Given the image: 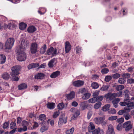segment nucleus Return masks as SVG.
Masks as SVG:
<instances>
[{"label":"nucleus","instance_id":"nucleus-55","mask_svg":"<svg viewBox=\"0 0 134 134\" xmlns=\"http://www.w3.org/2000/svg\"><path fill=\"white\" fill-rule=\"evenodd\" d=\"M16 125V124L15 122H12L10 124V128L12 129L15 128Z\"/></svg>","mask_w":134,"mask_h":134},{"label":"nucleus","instance_id":"nucleus-26","mask_svg":"<svg viewBox=\"0 0 134 134\" xmlns=\"http://www.w3.org/2000/svg\"><path fill=\"white\" fill-rule=\"evenodd\" d=\"M47 108L49 109H52L55 108V104L53 103H48L47 104Z\"/></svg>","mask_w":134,"mask_h":134},{"label":"nucleus","instance_id":"nucleus-13","mask_svg":"<svg viewBox=\"0 0 134 134\" xmlns=\"http://www.w3.org/2000/svg\"><path fill=\"white\" fill-rule=\"evenodd\" d=\"M45 76V74L43 73H39L36 74L35 78L37 79H42Z\"/></svg>","mask_w":134,"mask_h":134},{"label":"nucleus","instance_id":"nucleus-45","mask_svg":"<svg viewBox=\"0 0 134 134\" xmlns=\"http://www.w3.org/2000/svg\"><path fill=\"white\" fill-rule=\"evenodd\" d=\"M101 103L100 102L96 103L95 104L94 106V108L95 109H98L101 106Z\"/></svg>","mask_w":134,"mask_h":134},{"label":"nucleus","instance_id":"nucleus-20","mask_svg":"<svg viewBox=\"0 0 134 134\" xmlns=\"http://www.w3.org/2000/svg\"><path fill=\"white\" fill-rule=\"evenodd\" d=\"M88 131L90 132H92L95 129V127L93 123L91 122L90 123V125L88 127Z\"/></svg>","mask_w":134,"mask_h":134},{"label":"nucleus","instance_id":"nucleus-1","mask_svg":"<svg viewBox=\"0 0 134 134\" xmlns=\"http://www.w3.org/2000/svg\"><path fill=\"white\" fill-rule=\"evenodd\" d=\"M132 100L131 98H130V96L126 95L124 97L123 102H120L119 104L122 106L126 105L127 106L125 107L124 109L129 112L131 110L134 108V102H131Z\"/></svg>","mask_w":134,"mask_h":134},{"label":"nucleus","instance_id":"nucleus-53","mask_svg":"<svg viewBox=\"0 0 134 134\" xmlns=\"http://www.w3.org/2000/svg\"><path fill=\"white\" fill-rule=\"evenodd\" d=\"M100 131V129L99 128L95 129L92 132V134H98Z\"/></svg>","mask_w":134,"mask_h":134},{"label":"nucleus","instance_id":"nucleus-64","mask_svg":"<svg viewBox=\"0 0 134 134\" xmlns=\"http://www.w3.org/2000/svg\"><path fill=\"white\" fill-rule=\"evenodd\" d=\"M129 121H127L124 123L122 126V127L124 128H125L129 124Z\"/></svg>","mask_w":134,"mask_h":134},{"label":"nucleus","instance_id":"nucleus-43","mask_svg":"<svg viewBox=\"0 0 134 134\" xmlns=\"http://www.w3.org/2000/svg\"><path fill=\"white\" fill-rule=\"evenodd\" d=\"M115 97H121L122 95V92L121 91H120L117 93H114Z\"/></svg>","mask_w":134,"mask_h":134},{"label":"nucleus","instance_id":"nucleus-61","mask_svg":"<svg viewBox=\"0 0 134 134\" xmlns=\"http://www.w3.org/2000/svg\"><path fill=\"white\" fill-rule=\"evenodd\" d=\"M92 114V113L91 111H89L88 112L87 114V117L88 119H90Z\"/></svg>","mask_w":134,"mask_h":134},{"label":"nucleus","instance_id":"nucleus-7","mask_svg":"<svg viewBox=\"0 0 134 134\" xmlns=\"http://www.w3.org/2000/svg\"><path fill=\"white\" fill-rule=\"evenodd\" d=\"M26 58L25 53L23 51L20 52L17 56V60L19 61H23L25 60Z\"/></svg>","mask_w":134,"mask_h":134},{"label":"nucleus","instance_id":"nucleus-12","mask_svg":"<svg viewBox=\"0 0 134 134\" xmlns=\"http://www.w3.org/2000/svg\"><path fill=\"white\" fill-rule=\"evenodd\" d=\"M65 50L66 53H68L71 50V46L69 42L66 41L65 43Z\"/></svg>","mask_w":134,"mask_h":134},{"label":"nucleus","instance_id":"nucleus-10","mask_svg":"<svg viewBox=\"0 0 134 134\" xmlns=\"http://www.w3.org/2000/svg\"><path fill=\"white\" fill-rule=\"evenodd\" d=\"M105 98L107 99H109L110 100H113L115 97L114 93H111L109 92L106 94L104 96Z\"/></svg>","mask_w":134,"mask_h":134},{"label":"nucleus","instance_id":"nucleus-35","mask_svg":"<svg viewBox=\"0 0 134 134\" xmlns=\"http://www.w3.org/2000/svg\"><path fill=\"white\" fill-rule=\"evenodd\" d=\"M126 82V81L125 80L124 78L123 77L119 78L118 80V82L121 84H124Z\"/></svg>","mask_w":134,"mask_h":134},{"label":"nucleus","instance_id":"nucleus-4","mask_svg":"<svg viewBox=\"0 0 134 134\" xmlns=\"http://www.w3.org/2000/svg\"><path fill=\"white\" fill-rule=\"evenodd\" d=\"M20 67L19 66H13L11 69L12 72L10 74L12 76H15L19 74V71L20 69Z\"/></svg>","mask_w":134,"mask_h":134},{"label":"nucleus","instance_id":"nucleus-31","mask_svg":"<svg viewBox=\"0 0 134 134\" xmlns=\"http://www.w3.org/2000/svg\"><path fill=\"white\" fill-rule=\"evenodd\" d=\"M91 95V94L88 93L87 92V93L83 95L82 97V99L84 100L90 98Z\"/></svg>","mask_w":134,"mask_h":134},{"label":"nucleus","instance_id":"nucleus-24","mask_svg":"<svg viewBox=\"0 0 134 134\" xmlns=\"http://www.w3.org/2000/svg\"><path fill=\"white\" fill-rule=\"evenodd\" d=\"M18 87L20 90H24L27 88V85L25 83H22L19 85Z\"/></svg>","mask_w":134,"mask_h":134},{"label":"nucleus","instance_id":"nucleus-15","mask_svg":"<svg viewBox=\"0 0 134 134\" xmlns=\"http://www.w3.org/2000/svg\"><path fill=\"white\" fill-rule=\"evenodd\" d=\"M106 134H115L113 126L111 125H110L109 126L108 130L107 131Z\"/></svg>","mask_w":134,"mask_h":134},{"label":"nucleus","instance_id":"nucleus-22","mask_svg":"<svg viewBox=\"0 0 134 134\" xmlns=\"http://www.w3.org/2000/svg\"><path fill=\"white\" fill-rule=\"evenodd\" d=\"M36 30V28L34 26H30L28 28L27 31L30 33L34 32Z\"/></svg>","mask_w":134,"mask_h":134},{"label":"nucleus","instance_id":"nucleus-47","mask_svg":"<svg viewBox=\"0 0 134 134\" xmlns=\"http://www.w3.org/2000/svg\"><path fill=\"white\" fill-rule=\"evenodd\" d=\"M108 112L110 114H114L116 113V111L115 109L114 108H111L108 111Z\"/></svg>","mask_w":134,"mask_h":134},{"label":"nucleus","instance_id":"nucleus-11","mask_svg":"<svg viewBox=\"0 0 134 134\" xmlns=\"http://www.w3.org/2000/svg\"><path fill=\"white\" fill-rule=\"evenodd\" d=\"M57 62V59L53 58L51 60L48 62V65L49 67L53 68Z\"/></svg>","mask_w":134,"mask_h":134},{"label":"nucleus","instance_id":"nucleus-38","mask_svg":"<svg viewBox=\"0 0 134 134\" xmlns=\"http://www.w3.org/2000/svg\"><path fill=\"white\" fill-rule=\"evenodd\" d=\"M74 127H72L69 130H67L66 132V134H72L74 131Z\"/></svg>","mask_w":134,"mask_h":134},{"label":"nucleus","instance_id":"nucleus-42","mask_svg":"<svg viewBox=\"0 0 134 134\" xmlns=\"http://www.w3.org/2000/svg\"><path fill=\"white\" fill-rule=\"evenodd\" d=\"M48 128L46 126H43L41 127L40 131L41 132L43 133L48 130Z\"/></svg>","mask_w":134,"mask_h":134},{"label":"nucleus","instance_id":"nucleus-17","mask_svg":"<svg viewBox=\"0 0 134 134\" xmlns=\"http://www.w3.org/2000/svg\"><path fill=\"white\" fill-rule=\"evenodd\" d=\"M22 125L23 126V131H25L27 130V126L29 125V123L26 121H23L22 122Z\"/></svg>","mask_w":134,"mask_h":134},{"label":"nucleus","instance_id":"nucleus-33","mask_svg":"<svg viewBox=\"0 0 134 134\" xmlns=\"http://www.w3.org/2000/svg\"><path fill=\"white\" fill-rule=\"evenodd\" d=\"M124 88V86L123 85H117L115 88L116 90L117 91L121 90Z\"/></svg>","mask_w":134,"mask_h":134},{"label":"nucleus","instance_id":"nucleus-9","mask_svg":"<svg viewBox=\"0 0 134 134\" xmlns=\"http://www.w3.org/2000/svg\"><path fill=\"white\" fill-rule=\"evenodd\" d=\"M84 82L82 81L78 80L73 82V85L76 87H80L82 86L84 84Z\"/></svg>","mask_w":134,"mask_h":134},{"label":"nucleus","instance_id":"nucleus-3","mask_svg":"<svg viewBox=\"0 0 134 134\" xmlns=\"http://www.w3.org/2000/svg\"><path fill=\"white\" fill-rule=\"evenodd\" d=\"M14 40L13 38H9L8 39L6 42L5 47L6 49H10L13 45Z\"/></svg>","mask_w":134,"mask_h":134},{"label":"nucleus","instance_id":"nucleus-57","mask_svg":"<svg viewBox=\"0 0 134 134\" xmlns=\"http://www.w3.org/2000/svg\"><path fill=\"white\" fill-rule=\"evenodd\" d=\"M117 118V116H113L109 117L108 120H109L113 121L116 119Z\"/></svg>","mask_w":134,"mask_h":134},{"label":"nucleus","instance_id":"nucleus-6","mask_svg":"<svg viewBox=\"0 0 134 134\" xmlns=\"http://www.w3.org/2000/svg\"><path fill=\"white\" fill-rule=\"evenodd\" d=\"M57 49L54 48L53 47H51L48 49L46 52L47 54L49 55H52V57L55 56L57 54Z\"/></svg>","mask_w":134,"mask_h":134},{"label":"nucleus","instance_id":"nucleus-46","mask_svg":"<svg viewBox=\"0 0 134 134\" xmlns=\"http://www.w3.org/2000/svg\"><path fill=\"white\" fill-rule=\"evenodd\" d=\"M122 76L124 78H128L130 77V74L129 73H124L123 74Z\"/></svg>","mask_w":134,"mask_h":134},{"label":"nucleus","instance_id":"nucleus-41","mask_svg":"<svg viewBox=\"0 0 134 134\" xmlns=\"http://www.w3.org/2000/svg\"><path fill=\"white\" fill-rule=\"evenodd\" d=\"M120 74L119 73H115L112 75V77L114 79H117L120 77Z\"/></svg>","mask_w":134,"mask_h":134},{"label":"nucleus","instance_id":"nucleus-54","mask_svg":"<svg viewBox=\"0 0 134 134\" xmlns=\"http://www.w3.org/2000/svg\"><path fill=\"white\" fill-rule=\"evenodd\" d=\"M132 125L130 124L126 128H125V130L126 131H128L131 130L132 128Z\"/></svg>","mask_w":134,"mask_h":134},{"label":"nucleus","instance_id":"nucleus-58","mask_svg":"<svg viewBox=\"0 0 134 134\" xmlns=\"http://www.w3.org/2000/svg\"><path fill=\"white\" fill-rule=\"evenodd\" d=\"M126 111L127 112H128L127 110H125L124 109V110H120L118 112V114L119 115H122L124 113L126 112Z\"/></svg>","mask_w":134,"mask_h":134},{"label":"nucleus","instance_id":"nucleus-21","mask_svg":"<svg viewBox=\"0 0 134 134\" xmlns=\"http://www.w3.org/2000/svg\"><path fill=\"white\" fill-rule=\"evenodd\" d=\"M6 60V57L3 54H0V64H3L5 62Z\"/></svg>","mask_w":134,"mask_h":134},{"label":"nucleus","instance_id":"nucleus-29","mask_svg":"<svg viewBox=\"0 0 134 134\" xmlns=\"http://www.w3.org/2000/svg\"><path fill=\"white\" fill-rule=\"evenodd\" d=\"M88 92L87 90L85 88H82L79 89V94L81 93L82 94H84Z\"/></svg>","mask_w":134,"mask_h":134},{"label":"nucleus","instance_id":"nucleus-60","mask_svg":"<svg viewBox=\"0 0 134 134\" xmlns=\"http://www.w3.org/2000/svg\"><path fill=\"white\" fill-rule=\"evenodd\" d=\"M59 113L60 112L59 111L55 112L53 115V118H56L59 115Z\"/></svg>","mask_w":134,"mask_h":134},{"label":"nucleus","instance_id":"nucleus-59","mask_svg":"<svg viewBox=\"0 0 134 134\" xmlns=\"http://www.w3.org/2000/svg\"><path fill=\"white\" fill-rule=\"evenodd\" d=\"M76 50L77 53H79L81 52L82 49L81 47L79 46H77L76 48Z\"/></svg>","mask_w":134,"mask_h":134},{"label":"nucleus","instance_id":"nucleus-18","mask_svg":"<svg viewBox=\"0 0 134 134\" xmlns=\"http://www.w3.org/2000/svg\"><path fill=\"white\" fill-rule=\"evenodd\" d=\"M67 122V119L65 118H60L59 119L58 124L59 125H62L63 124H65Z\"/></svg>","mask_w":134,"mask_h":134},{"label":"nucleus","instance_id":"nucleus-44","mask_svg":"<svg viewBox=\"0 0 134 134\" xmlns=\"http://www.w3.org/2000/svg\"><path fill=\"white\" fill-rule=\"evenodd\" d=\"M112 79V77L110 75L106 76L105 78V80L106 82H109Z\"/></svg>","mask_w":134,"mask_h":134},{"label":"nucleus","instance_id":"nucleus-51","mask_svg":"<svg viewBox=\"0 0 134 134\" xmlns=\"http://www.w3.org/2000/svg\"><path fill=\"white\" fill-rule=\"evenodd\" d=\"M9 125V123L7 122H5L3 125L2 127L4 129H6Z\"/></svg>","mask_w":134,"mask_h":134},{"label":"nucleus","instance_id":"nucleus-63","mask_svg":"<svg viewBox=\"0 0 134 134\" xmlns=\"http://www.w3.org/2000/svg\"><path fill=\"white\" fill-rule=\"evenodd\" d=\"M124 117L126 120H128L130 118V115L128 114H127L126 115H124Z\"/></svg>","mask_w":134,"mask_h":134},{"label":"nucleus","instance_id":"nucleus-25","mask_svg":"<svg viewBox=\"0 0 134 134\" xmlns=\"http://www.w3.org/2000/svg\"><path fill=\"white\" fill-rule=\"evenodd\" d=\"M73 116L71 118L72 119L75 120L80 114V113L79 110L76 109L75 111Z\"/></svg>","mask_w":134,"mask_h":134},{"label":"nucleus","instance_id":"nucleus-23","mask_svg":"<svg viewBox=\"0 0 134 134\" xmlns=\"http://www.w3.org/2000/svg\"><path fill=\"white\" fill-rule=\"evenodd\" d=\"M10 77L9 74L6 72H4L2 75V77L3 79L5 80H7Z\"/></svg>","mask_w":134,"mask_h":134},{"label":"nucleus","instance_id":"nucleus-32","mask_svg":"<svg viewBox=\"0 0 134 134\" xmlns=\"http://www.w3.org/2000/svg\"><path fill=\"white\" fill-rule=\"evenodd\" d=\"M110 107L109 104H106L103 107L102 110L104 111H106L109 109Z\"/></svg>","mask_w":134,"mask_h":134},{"label":"nucleus","instance_id":"nucleus-37","mask_svg":"<svg viewBox=\"0 0 134 134\" xmlns=\"http://www.w3.org/2000/svg\"><path fill=\"white\" fill-rule=\"evenodd\" d=\"M46 116L44 114L40 115L39 117V119L40 120L42 121H44L46 119Z\"/></svg>","mask_w":134,"mask_h":134},{"label":"nucleus","instance_id":"nucleus-62","mask_svg":"<svg viewBox=\"0 0 134 134\" xmlns=\"http://www.w3.org/2000/svg\"><path fill=\"white\" fill-rule=\"evenodd\" d=\"M34 124L33 126V128L35 129L36 127H38L39 126L38 124V123L36 121L34 122Z\"/></svg>","mask_w":134,"mask_h":134},{"label":"nucleus","instance_id":"nucleus-30","mask_svg":"<svg viewBox=\"0 0 134 134\" xmlns=\"http://www.w3.org/2000/svg\"><path fill=\"white\" fill-rule=\"evenodd\" d=\"M27 26V24L24 23H21L19 24V27L21 30H24L25 29Z\"/></svg>","mask_w":134,"mask_h":134},{"label":"nucleus","instance_id":"nucleus-2","mask_svg":"<svg viewBox=\"0 0 134 134\" xmlns=\"http://www.w3.org/2000/svg\"><path fill=\"white\" fill-rule=\"evenodd\" d=\"M105 117L103 116L102 117H98L94 119V121L97 124H101L102 125H105L107 124V121H105Z\"/></svg>","mask_w":134,"mask_h":134},{"label":"nucleus","instance_id":"nucleus-16","mask_svg":"<svg viewBox=\"0 0 134 134\" xmlns=\"http://www.w3.org/2000/svg\"><path fill=\"white\" fill-rule=\"evenodd\" d=\"M75 93L74 91H72L69 94H66L67 99L68 100H71L74 98Z\"/></svg>","mask_w":134,"mask_h":134},{"label":"nucleus","instance_id":"nucleus-36","mask_svg":"<svg viewBox=\"0 0 134 134\" xmlns=\"http://www.w3.org/2000/svg\"><path fill=\"white\" fill-rule=\"evenodd\" d=\"M91 86L93 88L96 89L98 88L99 85L96 82H93L92 83Z\"/></svg>","mask_w":134,"mask_h":134},{"label":"nucleus","instance_id":"nucleus-56","mask_svg":"<svg viewBox=\"0 0 134 134\" xmlns=\"http://www.w3.org/2000/svg\"><path fill=\"white\" fill-rule=\"evenodd\" d=\"M124 121V118H120L116 120V121L119 124H121Z\"/></svg>","mask_w":134,"mask_h":134},{"label":"nucleus","instance_id":"nucleus-34","mask_svg":"<svg viewBox=\"0 0 134 134\" xmlns=\"http://www.w3.org/2000/svg\"><path fill=\"white\" fill-rule=\"evenodd\" d=\"M109 88V86L108 85H103L101 88L100 90L103 91H107Z\"/></svg>","mask_w":134,"mask_h":134},{"label":"nucleus","instance_id":"nucleus-14","mask_svg":"<svg viewBox=\"0 0 134 134\" xmlns=\"http://www.w3.org/2000/svg\"><path fill=\"white\" fill-rule=\"evenodd\" d=\"M120 98H115L113 100L112 102L115 108H116L118 107V104L120 101Z\"/></svg>","mask_w":134,"mask_h":134},{"label":"nucleus","instance_id":"nucleus-19","mask_svg":"<svg viewBox=\"0 0 134 134\" xmlns=\"http://www.w3.org/2000/svg\"><path fill=\"white\" fill-rule=\"evenodd\" d=\"M60 74L59 71H57L53 72L51 75L50 77L52 78H54L58 76Z\"/></svg>","mask_w":134,"mask_h":134},{"label":"nucleus","instance_id":"nucleus-27","mask_svg":"<svg viewBox=\"0 0 134 134\" xmlns=\"http://www.w3.org/2000/svg\"><path fill=\"white\" fill-rule=\"evenodd\" d=\"M47 49V46L46 44L41 47L40 49V53L41 54H43L46 51Z\"/></svg>","mask_w":134,"mask_h":134},{"label":"nucleus","instance_id":"nucleus-49","mask_svg":"<svg viewBox=\"0 0 134 134\" xmlns=\"http://www.w3.org/2000/svg\"><path fill=\"white\" fill-rule=\"evenodd\" d=\"M49 122H50V124L52 126H54V120L48 119L47 121V123L48 124Z\"/></svg>","mask_w":134,"mask_h":134},{"label":"nucleus","instance_id":"nucleus-8","mask_svg":"<svg viewBox=\"0 0 134 134\" xmlns=\"http://www.w3.org/2000/svg\"><path fill=\"white\" fill-rule=\"evenodd\" d=\"M38 44L36 42L32 43L30 47V51L32 54H35L37 51Z\"/></svg>","mask_w":134,"mask_h":134},{"label":"nucleus","instance_id":"nucleus-5","mask_svg":"<svg viewBox=\"0 0 134 134\" xmlns=\"http://www.w3.org/2000/svg\"><path fill=\"white\" fill-rule=\"evenodd\" d=\"M29 46V42L26 41H25L23 39L21 41L20 44L19 45L20 49H23L24 50L28 47Z\"/></svg>","mask_w":134,"mask_h":134},{"label":"nucleus","instance_id":"nucleus-48","mask_svg":"<svg viewBox=\"0 0 134 134\" xmlns=\"http://www.w3.org/2000/svg\"><path fill=\"white\" fill-rule=\"evenodd\" d=\"M96 102H97L96 98H95V97H93L88 100V102L90 103H95Z\"/></svg>","mask_w":134,"mask_h":134},{"label":"nucleus","instance_id":"nucleus-52","mask_svg":"<svg viewBox=\"0 0 134 134\" xmlns=\"http://www.w3.org/2000/svg\"><path fill=\"white\" fill-rule=\"evenodd\" d=\"M104 97L102 96H100L97 97L96 98L97 102H100L102 100L103 98Z\"/></svg>","mask_w":134,"mask_h":134},{"label":"nucleus","instance_id":"nucleus-50","mask_svg":"<svg viewBox=\"0 0 134 134\" xmlns=\"http://www.w3.org/2000/svg\"><path fill=\"white\" fill-rule=\"evenodd\" d=\"M127 82L130 84L134 83V79L132 78L129 79L127 80Z\"/></svg>","mask_w":134,"mask_h":134},{"label":"nucleus","instance_id":"nucleus-28","mask_svg":"<svg viewBox=\"0 0 134 134\" xmlns=\"http://www.w3.org/2000/svg\"><path fill=\"white\" fill-rule=\"evenodd\" d=\"M16 26V25L13 23H9L8 24L7 27L10 29H13Z\"/></svg>","mask_w":134,"mask_h":134},{"label":"nucleus","instance_id":"nucleus-40","mask_svg":"<svg viewBox=\"0 0 134 134\" xmlns=\"http://www.w3.org/2000/svg\"><path fill=\"white\" fill-rule=\"evenodd\" d=\"M109 70L108 68H105L102 69L101 72L103 74H106L109 72Z\"/></svg>","mask_w":134,"mask_h":134},{"label":"nucleus","instance_id":"nucleus-39","mask_svg":"<svg viewBox=\"0 0 134 134\" xmlns=\"http://www.w3.org/2000/svg\"><path fill=\"white\" fill-rule=\"evenodd\" d=\"M64 104L63 103H59L57 107L60 110H62L64 108Z\"/></svg>","mask_w":134,"mask_h":134}]
</instances>
